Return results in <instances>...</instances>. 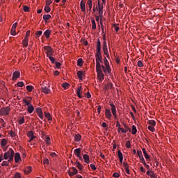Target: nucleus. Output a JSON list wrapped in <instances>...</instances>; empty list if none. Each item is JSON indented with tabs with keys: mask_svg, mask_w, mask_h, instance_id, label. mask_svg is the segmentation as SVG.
I'll return each instance as SVG.
<instances>
[{
	"mask_svg": "<svg viewBox=\"0 0 178 178\" xmlns=\"http://www.w3.org/2000/svg\"><path fill=\"white\" fill-rule=\"evenodd\" d=\"M13 156H15V151L13 149L10 148L8 152L3 154L4 159H8V162H13Z\"/></svg>",
	"mask_w": 178,
	"mask_h": 178,
	"instance_id": "nucleus-1",
	"label": "nucleus"
},
{
	"mask_svg": "<svg viewBox=\"0 0 178 178\" xmlns=\"http://www.w3.org/2000/svg\"><path fill=\"white\" fill-rule=\"evenodd\" d=\"M10 112V107L7 106L6 108H1L0 109V115H2L3 116H6Z\"/></svg>",
	"mask_w": 178,
	"mask_h": 178,
	"instance_id": "nucleus-2",
	"label": "nucleus"
},
{
	"mask_svg": "<svg viewBox=\"0 0 178 178\" xmlns=\"http://www.w3.org/2000/svg\"><path fill=\"white\" fill-rule=\"evenodd\" d=\"M102 69L104 72V73H105V74H111V73H112V70L111 69V65H108V67L102 65Z\"/></svg>",
	"mask_w": 178,
	"mask_h": 178,
	"instance_id": "nucleus-3",
	"label": "nucleus"
},
{
	"mask_svg": "<svg viewBox=\"0 0 178 178\" xmlns=\"http://www.w3.org/2000/svg\"><path fill=\"white\" fill-rule=\"evenodd\" d=\"M44 51H47L46 54H47V56H52V55L54 54V51H53L52 48L51 47V46H44Z\"/></svg>",
	"mask_w": 178,
	"mask_h": 178,
	"instance_id": "nucleus-4",
	"label": "nucleus"
},
{
	"mask_svg": "<svg viewBox=\"0 0 178 178\" xmlns=\"http://www.w3.org/2000/svg\"><path fill=\"white\" fill-rule=\"evenodd\" d=\"M81 149L80 148H77L74 150V154H75V155L78 158H79L80 161H83V158H81Z\"/></svg>",
	"mask_w": 178,
	"mask_h": 178,
	"instance_id": "nucleus-5",
	"label": "nucleus"
},
{
	"mask_svg": "<svg viewBox=\"0 0 178 178\" xmlns=\"http://www.w3.org/2000/svg\"><path fill=\"white\" fill-rule=\"evenodd\" d=\"M35 112L38 115L39 118L42 120L44 119V115H42V109L40 107H38L35 108Z\"/></svg>",
	"mask_w": 178,
	"mask_h": 178,
	"instance_id": "nucleus-6",
	"label": "nucleus"
},
{
	"mask_svg": "<svg viewBox=\"0 0 178 178\" xmlns=\"http://www.w3.org/2000/svg\"><path fill=\"white\" fill-rule=\"evenodd\" d=\"M105 116L107 119H108V120H111L112 119V113H111V109L106 108Z\"/></svg>",
	"mask_w": 178,
	"mask_h": 178,
	"instance_id": "nucleus-7",
	"label": "nucleus"
},
{
	"mask_svg": "<svg viewBox=\"0 0 178 178\" xmlns=\"http://www.w3.org/2000/svg\"><path fill=\"white\" fill-rule=\"evenodd\" d=\"M102 63V60H96V72L102 70V65H101Z\"/></svg>",
	"mask_w": 178,
	"mask_h": 178,
	"instance_id": "nucleus-8",
	"label": "nucleus"
},
{
	"mask_svg": "<svg viewBox=\"0 0 178 178\" xmlns=\"http://www.w3.org/2000/svg\"><path fill=\"white\" fill-rule=\"evenodd\" d=\"M96 72L97 73V77L99 80H100V81H104V72H102V70L100 71H96Z\"/></svg>",
	"mask_w": 178,
	"mask_h": 178,
	"instance_id": "nucleus-9",
	"label": "nucleus"
},
{
	"mask_svg": "<svg viewBox=\"0 0 178 178\" xmlns=\"http://www.w3.org/2000/svg\"><path fill=\"white\" fill-rule=\"evenodd\" d=\"M20 77V72L19 71H15L13 74V80L15 81V80H17Z\"/></svg>",
	"mask_w": 178,
	"mask_h": 178,
	"instance_id": "nucleus-10",
	"label": "nucleus"
},
{
	"mask_svg": "<svg viewBox=\"0 0 178 178\" xmlns=\"http://www.w3.org/2000/svg\"><path fill=\"white\" fill-rule=\"evenodd\" d=\"M16 27H17V22H15V24H13L10 33H11V35H16Z\"/></svg>",
	"mask_w": 178,
	"mask_h": 178,
	"instance_id": "nucleus-11",
	"label": "nucleus"
},
{
	"mask_svg": "<svg viewBox=\"0 0 178 178\" xmlns=\"http://www.w3.org/2000/svg\"><path fill=\"white\" fill-rule=\"evenodd\" d=\"M97 10L99 12V15L100 17H102V15L104 14V7L102 6H101L99 2L98 3V9H97Z\"/></svg>",
	"mask_w": 178,
	"mask_h": 178,
	"instance_id": "nucleus-12",
	"label": "nucleus"
},
{
	"mask_svg": "<svg viewBox=\"0 0 178 178\" xmlns=\"http://www.w3.org/2000/svg\"><path fill=\"white\" fill-rule=\"evenodd\" d=\"M103 51L104 55H106L107 58H109V54L108 53V44H106V43L103 44Z\"/></svg>",
	"mask_w": 178,
	"mask_h": 178,
	"instance_id": "nucleus-13",
	"label": "nucleus"
},
{
	"mask_svg": "<svg viewBox=\"0 0 178 178\" xmlns=\"http://www.w3.org/2000/svg\"><path fill=\"white\" fill-rule=\"evenodd\" d=\"M142 151L143 152V155L145 158V159H147V161H151V157L149 156V155H148V154L147 153V150H145V148H143Z\"/></svg>",
	"mask_w": 178,
	"mask_h": 178,
	"instance_id": "nucleus-14",
	"label": "nucleus"
},
{
	"mask_svg": "<svg viewBox=\"0 0 178 178\" xmlns=\"http://www.w3.org/2000/svg\"><path fill=\"white\" fill-rule=\"evenodd\" d=\"M110 106L111 108L112 114L113 116H116V107L115 106V104H113V103H111Z\"/></svg>",
	"mask_w": 178,
	"mask_h": 178,
	"instance_id": "nucleus-15",
	"label": "nucleus"
},
{
	"mask_svg": "<svg viewBox=\"0 0 178 178\" xmlns=\"http://www.w3.org/2000/svg\"><path fill=\"white\" fill-rule=\"evenodd\" d=\"M96 60H102V54H101V51H97L95 55Z\"/></svg>",
	"mask_w": 178,
	"mask_h": 178,
	"instance_id": "nucleus-16",
	"label": "nucleus"
},
{
	"mask_svg": "<svg viewBox=\"0 0 178 178\" xmlns=\"http://www.w3.org/2000/svg\"><path fill=\"white\" fill-rule=\"evenodd\" d=\"M23 102L25 104V105H27L28 106H29V105H31V97H28V100L26 99H24Z\"/></svg>",
	"mask_w": 178,
	"mask_h": 178,
	"instance_id": "nucleus-17",
	"label": "nucleus"
},
{
	"mask_svg": "<svg viewBox=\"0 0 178 178\" xmlns=\"http://www.w3.org/2000/svg\"><path fill=\"white\" fill-rule=\"evenodd\" d=\"M76 74H77L78 79H79V80H83V76H84L83 71H78Z\"/></svg>",
	"mask_w": 178,
	"mask_h": 178,
	"instance_id": "nucleus-18",
	"label": "nucleus"
},
{
	"mask_svg": "<svg viewBox=\"0 0 178 178\" xmlns=\"http://www.w3.org/2000/svg\"><path fill=\"white\" fill-rule=\"evenodd\" d=\"M42 91L44 94H49V92H51V90L48 89V88H47V86H42Z\"/></svg>",
	"mask_w": 178,
	"mask_h": 178,
	"instance_id": "nucleus-19",
	"label": "nucleus"
},
{
	"mask_svg": "<svg viewBox=\"0 0 178 178\" xmlns=\"http://www.w3.org/2000/svg\"><path fill=\"white\" fill-rule=\"evenodd\" d=\"M80 6H81V9L82 12H86V3H84L83 0H82L80 2Z\"/></svg>",
	"mask_w": 178,
	"mask_h": 178,
	"instance_id": "nucleus-20",
	"label": "nucleus"
},
{
	"mask_svg": "<svg viewBox=\"0 0 178 178\" xmlns=\"http://www.w3.org/2000/svg\"><path fill=\"white\" fill-rule=\"evenodd\" d=\"M118 158L120 159V163H123V154L120 150L118 151Z\"/></svg>",
	"mask_w": 178,
	"mask_h": 178,
	"instance_id": "nucleus-21",
	"label": "nucleus"
},
{
	"mask_svg": "<svg viewBox=\"0 0 178 178\" xmlns=\"http://www.w3.org/2000/svg\"><path fill=\"white\" fill-rule=\"evenodd\" d=\"M27 111L29 113H33V112H34V106H33L32 104L28 106Z\"/></svg>",
	"mask_w": 178,
	"mask_h": 178,
	"instance_id": "nucleus-22",
	"label": "nucleus"
},
{
	"mask_svg": "<svg viewBox=\"0 0 178 178\" xmlns=\"http://www.w3.org/2000/svg\"><path fill=\"white\" fill-rule=\"evenodd\" d=\"M21 159H22L20 158V154L16 153L15 155V162L17 163V162H19V161H20Z\"/></svg>",
	"mask_w": 178,
	"mask_h": 178,
	"instance_id": "nucleus-23",
	"label": "nucleus"
},
{
	"mask_svg": "<svg viewBox=\"0 0 178 178\" xmlns=\"http://www.w3.org/2000/svg\"><path fill=\"white\" fill-rule=\"evenodd\" d=\"M44 35H45L46 38H49L51 35V30L47 29L44 31Z\"/></svg>",
	"mask_w": 178,
	"mask_h": 178,
	"instance_id": "nucleus-24",
	"label": "nucleus"
},
{
	"mask_svg": "<svg viewBox=\"0 0 178 178\" xmlns=\"http://www.w3.org/2000/svg\"><path fill=\"white\" fill-rule=\"evenodd\" d=\"M83 159L86 163H90V156H88V154H84Z\"/></svg>",
	"mask_w": 178,
	"mask_h": 178,
	"instance_id": "nucleus-25",
	"label": "nucleus"
},
{
	"mask_svg": "<svg viewBox=\"0 0 178 178\" xmlns=\"http://www.w3.org/2000/svg\"><path fill=\"white\" fill-rule=\"evenodd\" d=\"M22 44L25 48H27L29 46V39L24 38L22 41Z\"/></svg>",
	"mask_w": 178,
	"mask_h": 178,
	"instance_id": "nucleus-26",
	"label": "nucleus"
},
{
	"mask_svg": "<svg viewBox=\"0 0 178 178\" xmlns=\"http://www.w3.org/2000/svg\"><path fill=\"white\" fill-rule=\"evenodd\" d=\"M124 128L125 133H130L131 131V129H130V127H129V126H127V124H124Z\"/></svg>",
	"mask_w": 178,
	"mask_h": 178,
	"instance_id": "nucleus-27",
	"label": "nucleus"
},
{
	"mask_svg": "<svg viewBox=\"0 0 178 178\" xmlns=\"http://www.w3.org/2000/svg\"><path fill=\"white\" fill-rule=\"evenodd\" d=\"M81 140V135L80 134H76L74 135V140L76 142H79Z\"/></svg>",
	"mask_w": 178,
	"mask_h": 178,
	"instance_id": "nucleus-28",
	"label": "nucleus"
},
{
	"mask_svg": "<svg viewBox=\"0 0 178 178\" xmlns=\"http://www.w3.org/2000/svg\"><path fill=\"white\" fill-rule=\"evenodd\" d=\"M76 168H78V169H79V170H83V165H81L80 163V162L76 161V163H75Z\"/></svg>",
	"mask_w": 178,
	"mask_h": 178,
	"instance_id": "nucleus-29",
	"label": "nucleus"
},
{
	"mask_svg": "<svg viewBox=\"0 0 178 178\" xmlns=\"http://www.w3.org/2000/svg\"><path fill=\"white\" fill-rule=\"evenodd\" d=\"M44 116L48 119V120H52V117L49 113L44 112Z\"/></svg>",
	"mask_w": 178,
	"mask_h": 178,
	"instance_id": "nucleus-30",
	"label": "nucleus"
},
{
	"mask_svg": "<svg viewBox=\"0 0 178 178\" xmlns=\"http://www.w3.org/2000/svg\"><path fill=\"white\" fill-rule=\"evenodd\" d=\"M97 51L99 52L101 51V41L99 40H97Z\"/></svg>",
	"mask_w": 178,
	"mask_h": 178,
	"instance_id": "nucleus-31",
	"label": "nucleus"
},
{
	"mask_svg": "<svg viewBox=\"0 0 178 178\" xmlns=\"http://www.w3.org/2000/svg\"><path fill=\"white\" fill-rule=\"evenodd\" d=\"M83 58H79L77 60V65L79 67L83 66Z\"/></svg>",
	"mask_w": 178,
	"mask_h": 178,
	"instance_id": "nucleus-32",
	"label": "nucleus"
},
{
	"mask_svg": "<svg viewBox=\"0 0 178 178\" xmlns=\"http://www.w3.org/2000/svg\"><path fill=\"white\" fill-rule=\"evenodd\" d=\"M24 173H26V175H29V173L31 172V167H27L24 170Z\"/></svg>",
	"mask_w": 178,
	"mask_h": 178,
	"instance_id": "nucleus-33",
	"label": "nucleus"
},
{
	"mask_svg": "<svg viewBox=\"0 0 178 178\" xmlns=\"http://www.w3.org/2000/svg\"><path fill=\"white\" fill-rule=\"evenodd\" d=\"M51 15H43V19L47 22V20H49L51 19Z\"/></svg>",
	"mask_w": 178,
	"mask_h": 178,
	"instance_id": "nucleus-34",
	"label": "nucleus"
},
{
	"mask_svg": "<svg viewBox=\"0 0 178 178\" xmlns=\"http://www.w3.org/2000/svg\"><path fill=\"white\" fill-rule=\"evenodd\" d=\"M148 124L152 125L153 127H154V126H156V122H155V120H149L147 122Z\"/></svg>",
	"mask_w": 178,
	"mask_h": 178,
	"instance_id": "nucleus-35",
	"label": "nucleus"
},
{
	"mask_svg": "<svg viewBox=\"0 0 178 178\" xmlns=\"http://www.w3.org/2000/svg\"><path fill=\"white\" fill-rule=\"evenodd\" d=\"M80 91H81V86L79 87L76 89V92H77V97H79V98H81V95L80 94Z\"/></svg>",
	"mask_w": 178,
	"mask_h": 178,
	"instance_id": "nucleus-36",
	"label": "nucleus"
},
{
	"mask_svg": "<svg viewBox=\"0 0 178 178\" xmlns=\"http://www.w3.org/2000/svg\"><path fill=\"white\" fill-rule=\"evenodd\" d=\"M92 29L95 30L97 29V24H95V19H92Z\"/></svg>",
	"mask_w": 178,
	"mask_h": 178,
	"instance_id": "nucleus-37",
	"label": "nucleus"
},
{
	"mask_svg": "<svg viewBox=\"0 0 178 178\" xmlns=\"http://www.w3.org/2000/svg\"><path fill=\"white\" fill-rule=\"evenodd\" d=\"M131 134H137V128L134 125L132 126Z\"/></svg>",
	"mask_w": 178,
	"mask_h": 178,
	"instance_id": "nucleus-38",
	"label": "nucleus"
},
{
	"mask_svg": "<svg viewBox=\"0 0 178 178\" xmlns=\"http://www.w3.org/2000/svg\"><path fill=\"white\" fill-rule=\"evenodd\" d=\"M8 143V141L6 140V139L5 138H3L1 140V147H5V145H6V143Z\"/></svg>",
	"mask_w": 178,
	"mask_h": 178,
	"instance_id": "nucleus-39",
	"label": "nucleus"
},
{
	"mask_svg": "<svg viewBox=\"0 0 178 178\" xmlns=\"http://www.w3.org/2000/svg\"><path fill=\"white\" fill-rule=\"evenodd\" d=\"M104 66H107L108 67H109V61H108V59L106 58V57H105L104 58Z\"/></svg>",
	"mask_w": 178,
	"mask_h": 178,
	"instance_id": "nucleus-40",
	"label": "nucleus"
},
{
	"mask_svg": "<svg viewBox=\"0 0 178 178\" xmlns=\"http://www.w3.org/2000/svg\"><path fill=\"white\" fill-rule=\"evenodd\" d=\"M113 87V84L112 83H108L105 86L104 88L105 90H109V88H112Z\"/></svg>",
	"mask_w": 178,
	"mask_h": 178,
	"instance_id": "nucleus-41",
	"label": "nucleus"
},
{
	"mask_svg": "<svg viewBox=\"0 0 178 178\" xmlns=\"http://www.w3.org/2000/svg\"><path fill=\"white\" fill-rule=\"evenodd\" d=\"M42 34V31H38L35 32V35H36L37 38L41 37Z\"/></svg>",
	"mask_w": 178,
	"mask_h": 178,
	"instance_id": "nucleus-42",
	"label": "nucleus"
},
{
	"mask_svg": "<svg viewBox=\"0 0 178 178\" xmlns=\"http://www.w3.org/2000/svg\"><path fill=\"white\" fill-rule=\"evenodd\" d=\"M62 86L63 88H65V90H66V88H69V87H70V84L68 83H64L62 84Z\"/></svg>",
	"mask_w": 178,
	"mask_h": 178,
	"instance_id": "nucleus-43",
	"label": "nucleus"
},
{
	"mask_svg": "<svg viewBox=\"0 0 178 178\" xmlns=\"http://www.w3.org/2000/svg\"><path fill=\"white\" fill-rule=\"evenodd\" d=\"M71 171L73 173L72 175H77V169H76V168L72 167Z\"/></svg>",
	"mask_w": 178,
	"mask_h": 178,
	"instance_id": "nucleus-44",
	"label": "nucleus"
},
{
	"mask_svg": "<svg viewBox=\"0 0 178 178\" xmlns=\"http://www.w3.org/2000/svg\"><path fill=\"white\" fill-rule=\"evenodd\" d=\"M34 88L33 87V86H26V90H27V91H29V92H31V91H33V89Z\"/></svg>",
	"mask_w": 178,
	"mask_h": 178,
	"instance_id": "nucleus-45",
	"label": "nucleus"
},
{
	"mask_svg": "<svg viewBox=\"0 0 178 178\" xmlns=\"http://www.w3.org/2000/svg\"><path fill=\"white\" fill-rule=\"evenodd\" d=\"M44 11H46L47 13H49V12H51V8L48 6H45Z\"/></svg>",
	"mask_w": 178,
	"mask_h": 178,
	"instance_id": "nucleus-46",
	"label": "nucleus"
},
{
	"mask_svg": "<svg viewBox=\"0 0 178 178\" xmlns=\"http://www.w3.org/2000/svg\"><path fill=\"white\" fill-rule=\"evenodd\" d=\"M147 129L150 131H152V133H154V131H155V128L151 125L148 126Z\"/></svg>",
	"mask_w": 178,
	"mask_h": 178,
	"instance_id": "nucleus-47",
	"label": "nucleus"
},
{
	"mask_svg": "<svg viewBox=\"0 0 178 178\" xmlns=\"http://www.w3.org/2000/svg\"><path fill=\"white\" fill-rule=\"evenodd\" d=\"M23 9L25 12H30V8L27 6H23Z\"/></svg>",
	"mask_w": 178,
	"mask_h": 178,
	"instance_id": "nucleus-48",
	"label": "nucleus"
},
{
	"mask_svg": "<svg viewBox=\"0 0 178 178\" xmlns=\"http://www.w3.org/2000/svg\"><path fill=\"white\" fill-rule=\"evenodd\" d=\"M49 60H51V63H55V58L52 57L51 56H48Z\"/></svg>",
	"mask_w": 178,
	"mask_h": 178,
	"instance_id": "nucleus-49",
	"label": "nucleus"
},
{
	"mask_svg": "<svg viewBox=\"0 0 178 178\" xmlns=\"http://www.w3.org/2000/svg\"><path fill=\"white\" fill-rule=\"evenodd\" d=\"M17 86L18 87H24V83L23 81L18 82V83H17Z\"/></svg>",
	"mask_w": 178,
	"mask_h": 178,
	"instance_id": "nucleus-50",
	"label": "nucleus"
},
{
	"mask_svg": "<svg viewBox=\"0 0 178 178\" xmlns=\"http://www.w3.org/2000/svg\"><path fill=\"white\" fill-rule=\"evenodd\" d=\"M113 177L119 178L120 177V175L119 174V172H114L113 174Z\"/></svg>",
	"mask_w": 178,
	"mask_h": 178,
	"instance_id": "nucleus-51",
	"label": "nucleus"
},
{
	"mask_svg": "<svg viewBox=\"0 0 178 178\" xmlns=\"http://www.w3.org/2000/svg\"><path fill=\"white\" fill-rule=\"evenodd\" d=\"M28 137H33L34 136V133H33V131H30L27 133Z\"/></svg>",
	"mask_w": 178,
	"mask_h": 178,
	"instance_id": "nucleus-52",
	"label": "nucleus"
},
{
	"mask_svg": "<svg viewBox=\"0 0 178 178\" xmlns=\"http://www.w3.org/2000/svg\"><path fill=\"white\" fill-rule=\"evenodd\" d=\"M137 65L138 67H143L144 66V64H143V62L141 60H138Z\"/></svg>",
	"mask_w": 178,
	"mask_h": 178,
	"instance_id": "nucleus-53",
	"label": "nucleus"
},
{
	"mask_svg": "<svg viewBox=\"0 0 178 178\" xmlns=\"http://www.w3.org/2000/svg\"><path fill=\"white\" fill-rule=\"evenodd\" d=\"M55 65H56V67L57 68V69H60V63H59V62H58V61H56L55 62Z\"/></svg>",
	"mask_w": 178,
	"mask_h": 178,
	"instance_id": "nucleus-54",
	"label": "nucleus"
},
{
	"mask_svg": "<svg viewBox=\"0 0 178 178\" xmlns=\"http://www.w3.org/2000/svg\"><path fill=\"white\" fill-rule=\"evenodd\" d=\"M19 124H23V123H24V117H22L19 120Z\"/></svg>",
	"mask_w": 178,
	"mask_h": 178,
	"instance_id": "nucleus-55",
	"label": "nucleus"
},
{
	"mask_svg": "<svg viewBox=\"0 0 178 178\" xmlns=\"http://www.w3.org/2000/svg\"><path fill=\"white\" fill-rule=\"evenodd\" d=\"M126 147L127 148H131V145L130 143V140H127V143H126Z\"/></svg>",
	"mask_w": 178,
	"mask_h": 178,
	"instance_id": "nucleus-56",
	"label": "nucleus"
},
{
	"mask_svg": "<svg viewBox=\"0 0 178 178\" xmlns=\"http://www.w3.org/2000/svg\"><path fill=\"white\" fill-rule=\"evenodd\" d=\"M49 160H48V159H45L43 161V165H49Z\"/></svg>",
	"mask_w": 178,
	"mask_h": 178,
	"instance_id": "nucleus-57",
	"label": "nucleus"
},
{
	"mask_svg": "<svg viewBox=\"0 0 178 178\" xmlns=\"http://www.w3.org/2000/svg\"><path fill=\"white\" fill-rule=\"evenodd\" d=\"M9 161H3L1 163V166H9V163H8Z\"/></svg>",
	"mask_w": 178,
	"mask_h": 178,
	"instance_id": "nucleus-58",
	"label": "nucleus"
},
{
	"mask_svg": "<svg viewBox=\"0 0 178 178\" xmlns=\"http://www.w3.org/2000/svg\"><path fill=\"white\" fill-rule=\"evenodd\" d=\"M149 177L151 178H156V175H155V173H154L153 171L151 172V174L149 175Z\"/></svg>",
	"mask_w": 178,
	"mask_h": 178,
	"instance_id": "nucleus-59",
	"label": "nucleus"
},
{
	"mask_svg": "<svg viewBox=\"0 0 178 178\" xmlns=\"http://www.w3.org/2000/svg\"><path fill=\"white\" fill-rule=\"evenodd\" d=\"M123 165H124V168L125 170H126V169H129V163L124 162V163H123Z\"/></svg>",
	"mask_w": 178,
	"mask_h": 178,
	"instance_id": "nucleus-60",
	"label": "nucleus"
},
{
	"mask_svg": "<svg viewBox=\"0 0 178 178\" xmlns=\"http://www.w3.org/2000/svg\"><path fill=\"white\" fill-rule=\"evenodd\" d=\"M137 155L139 158H141L143 156V152L141 151H138Z\"/></svg>",
	"mask_w": 178,
	"mask_h": 178,
	"instance_id": "nucleus-61",
	"label": "nucleus"
},
{
	"mask_svg": "<svg viewBox=\"0 0 178 178\" xmlns=\"http://www.w3.org/2000/svg\"><path fill=\"white\" fill-rule=\"evenodd\" d=\"M139 159L143 163V165H144V163H145V160L144 159L143 156H142V157H139Z\"/></svg>",
	"mask_w": 178,
	"mask_h": 178,
	"instance_id": "nucleus-62",
	"label": "nucleus"
},
{
	"mask_svg": "<svg viewBox=\"0 0 178 178\" xmlns=\"http://www.w3.org/2000/svg\"><path fill=\"white\" fill-rule=\"evenodd\" d=\"M90 168L92 170H97V167L94 164H90Z\"/></svg>",
	"mask_w": 178,
	"mask_h": 178,
	"instance_id": "nucleus-63",
	"label": "nucleus"
},
{
	"mask_svg": "<svg viewBox=\"0 0 178 178\" xmlns=\"http://www.w3.org/2000/svg\"><path fill=\"white\" fill-rule=\"evenodd\" d=\"M15 178H22V175H20V173L17 172L15 175Z\"/></svg>",
	"mask_w": 178,
	"mask_h": 178,
	"instance_id": "nucleus-64",
	"label": "nucleus"
}]
</instances>
